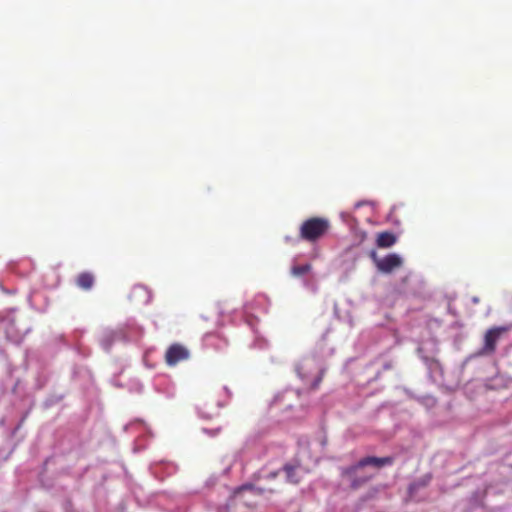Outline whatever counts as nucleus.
<instances>
[{
  "label": "nucleus",
  "instance_id": "obj_1",
  "mask_svg": "<svg viewBox=\"0 0 512 512\" xmlns=\"http://www.w3.org/2000/svg\"><path fill=\"white\" fill-rule=\"evenodd\" d=\"M393 463L394 458L392 456H367L361 458L354 465L344 468L342 475L350 480L352 489H358L374 477V474L367 471L366 468L370 467L374 469H381L382 467L392 465Z\"/></svg>",
  "mask_w": 512,
  "mask_h": 512
},
{
  "label": "nucleus",
  "instance_id": "obj_2",
  "mask_svg": "<svg viewBox=\"0 0 512 512\" xmlns=\"http://www.w3.org/2000/svg\"><path fill=\"white\" fill-rule=\"evenodd\" d=\"M330 228V222L326 218L311 217L305 220L299 229V236L307 242H316L321 239Z\"/></svg>",
  "mask_w": 512,
  "mask_h": 512
},
{
  "label": "nucleus",
  "instance_id": "obj_3",
  "mask_svg": "<svg viewBox=\"0 0 512 512\" xmlns=\"http://www.w3.org/2000/svg\"><path fill=\"white\" fill-rule=\"evenodd\" d=\"M369 256L377 270L384 274H390L403 265V259L396 253H390L380 258L376 251H371Z\"/></svg>",
  "mask_w": 512,
  "mask_h": 512
},
{
  "label": "nucleus",
  "instance_id": "obj_4",
  "mask_svg": "<svg viewBox=\"0 0 512 512\" xmlns=\"http://www.w3.org/2000/svg\"><path fill=\"white\" fill-rule=\"evenodd\" d=\"M508 329L506 327H493L487 330L484 335V345L481 350L482 354L490 355L495 352L496 344L500 339L501 335Z\"/></svg>",
  "mask_w": 512,
  "mask_h": 512
},
{
  "label": "nucleus",
  "instance_id": "obj_5",
  "mask_svg": "<svg viewBox=\"0 0 512 512\" xmlns=\"http://www.w3.org/2000/svg\"><path fill=\"white\" fill-rule=\"evenodd\" d=\"M189 357V351L182 345H171L165 354V359L168 365L173 366L178 362L185 360Z\"/></svg>",
  "mask_w": 512,
  "mask_h": 512
},
{
  "label": "nucleus",
  "instance_id": "obj_6",
  "mask_svg": "<svg viewBox=\"0 0 512 512\" xmlns=\"http://www.w3.org/2000/svg\"><path fill=\"white\" fill-rule=\"evenodd\" d=\"M397 242V236L390 231H383L376 236V245L378 248H390Z\"/></svg>",
  "mask_w": 512,
  "mask_h": 512
},
{
  "label": "nucleus",
  "instance_id": "obj_7",
  "mask_svg": "<svg viewBox=\"0 0 512 512\" xmlns=\"http://www.w3.org/2000/svg\"><path fill=\"white\" fill-rule=\"evenodd\" d=\"M94 275L90 272H82L76 278V284L83 290H89L94 285Z\"/></svg>",
  "mask_w": 512,
  "mask_h": 512
},
{
  "label": "nucleus",
  "instance_id": "obj_8",
  "mask_svg": "<svg viewBox=\"0 0 512 512\" xmlns=\"http://www.w3.org/2000/svg\"><path fill=\"white\" fill-rule=\"evenodd\" d=\"M300 465H294V464H286L283 467L284 472L286 473L287 481L293 484H298L300 482V476L298 475L297 471L299 469Z\"/></svg>",
  "mask_w": 512,
  "mask_h": 512
},
{
  "label": "nucleus",
  "instance_id": "obj_9",
  "mask_svg": "<svg viewBox=\"0 0 512 512\" xmlns=\"http://www.w3.org/2000/svg\"><path fill=\"white\" fill-rule=\"evenodd\" d=\"M136 296H140L143 298V301L146 302L149 299V293L143 286H135L130 294V298L133 299Z\"/></svg>",
  "mask_w": 512,
  "mask_h": 512
},
{
  "label": "nucleus",
  "instance_id": "obj_10",
  "mask_svg": "<svg viewBox=\"0 0 512 512\" xmlns=\"http://www.w3.org/2000/svg\"><path fill=\"white\" fill-rule=\"evenodd\" d=\"M311 270L310 264H304V265H296L292 267V274L294 276H302L308 273Z\"/></svg>",
  "mask_w": 512,
  "mask_h": 512
},
{
  "label": "nucleus",
  "instance_id": "obj_11",
  "mask_svg": "<svg viewBox=\"0 0 512 512\" xmlns=\"http://www.w3.org/2000/svg\"><path fill=\"white\" fill-rule=\"evenodd\" d=\"M323 373L320 372L319 375L316 377L315 381L312 383V389H317L322 381Z\"/></svg>",
  "mask_w": 512,
  "mask_h": 512
},
{
  "label": "nucleus",
  "instance_id": "obj_12",
  "mask_svg": "<svg viewBox=\"0 0 512 512\" xmlns=\"http://www.w3.org/2000/svg\"><path fill=\"white\" fill-rule=\"evenodd\" d=\"M428 481H423L422 483H413L410 485L409 490L410 492H413L420 486H426Z\"/></svg>",
  "mask_w": 512,
  "mask_h": 512
},
{
  "label": "nucleus",
  "instance_id": "obj_13",
  "mask_svg": "<svg viewBox=\"0 0 512 512\" xmlns=\"http://www.w3.org/2000/svg\"><path fill=\"white\" fill-rule=\"evenodd\" d=\"M248 489H253V488H252V486L244 485V486L240 487V488L236 491V493H240V492L245 491V490H248Z\"/></svg>",
  "mask_w": 512,
  "mask_h": 512
},
{
  "label": "nucleus",
  "instance_id": "obj_14",
  "mask_svg": "<svg viewBox=\"0 0 512 512\" xmlns=\"http://www.w3.org/2000/svg\"><path fill=\"white\" fill-rule=\"evenodd\" d=\"M278 474H279V472H278V471L271 472V473L269 474V477H271V478H275V477H277V475H278Z\"/></svg>",
  "mask_w": 512,
  "mask_h": 512
}]
</instances>
